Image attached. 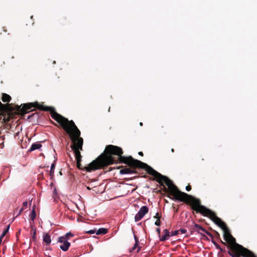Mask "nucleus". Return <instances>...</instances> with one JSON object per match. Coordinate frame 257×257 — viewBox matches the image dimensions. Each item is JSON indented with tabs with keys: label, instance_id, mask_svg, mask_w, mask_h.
Wrapping results in <instances>:
<instances>
[{
	"label": "nucleus",
	"instance_id": "nucleus-1",
	"mask_svg": "<svg viewBox=\"0 0 257 257\" xmlns=\"http://www.w3.org/2000/svg\"><path fill=\"white\" fill-rule=\"evenodd\" d=\"M149 173L154 175L159 182L166 184L168 186L170 195L173 196L176 200L191 203L195 209L207 215H209L212 217L214 222L223 229L224 239L230 244L231 250H232L234 245L238 244L235 242V238L230 234L225 223L220 218L216 217L211 211L201 206L199 204L198 200L185 193L179 191L170 180L158 173L153 169H150Z\"/></svg>",
	"mask_w": 257,
	"mask_h": 257
},
{
	"label": "nucleus",
	"instance_id": "nucleus-2",
	"mask_svg": "<svg viewBox=\"0 0 257 257\" xmlns=\"http://www.w3.org/2000/svg\"><path fill=\"white\" fill-rule=\"evenodd\" d=\"M105 151V154H102L85 168L87 171H94L101 168L102 166L114 163L115 161L114 157L112 156V155L118 156L120 161L127 164L131 167H142L144 165L141 161L134 160L131 157L128 158L121 157L122 150L117 146L108 145L106 147Z\"/></svg>",
	"mask_w": 257,
	"mask_h": 257
},
{
	"label": "nucleus",
	"instance_id": "nucleus-3",
	"mask_svg": "<svg viewBox=\"0 0 257 257\" xmlns=\"http://www.w3.org/2000/svg\"><path fill=\"white\" fill-rule=\"evenodd\" d=\"M51 116L56 120L66 132L69 135L73 142L72 148L75 153L77 161V165L79 167L81 161V155L79 150H81L83 145V139L79 137L80 132L72 120L69 121L67 118L63 117L55 111L51 112Z\"/></svg>",
	"mask_w": 257,
	"mask_h": 257
},
{
	"label": "nucleus",
	"instance_id": "nucleus-4",
	"mask_svg": "<svg viewBox=\"0 0 257 257\" xmlns=\"http://www.w3.org/2000/svg\"><path fill=\"white\" fill-rule=\"evenodd\" d=\"M228 253L232 257H239V255L244 257H256L252 252L239 244L234 245L232 250H230Z\"/></svg>",
	"mask_w": 257,
	"mask_h": 257
},
{
	"label": "nucleus",
	"instance_id": "nucleus-5",
	"mask_svg": "<svg viewBox=\"0 0 257 257\" xmlns=\"http://www.w3.org/2000/svg\"><path fill=\"white\" fill-rule=\"evenodd\" d=\"M148 211L149 210L147 206H144L142 207L135 217V221L138 222L148 212Z\"/></svg>",
	"mask_w": 257,
	"mask_h": 257
},
{
	"label": "nucleus",
	"instance_id": "nucleus-6",
	"mask_svg": "<svg viewBox=\"0 0 257 257\" xmlns=\"http://www.w3.org/2000/svg\"><path fill=\"white\" fill-rule=\"evenodd\" d=\"M58 242L62 243V245L60 246V247L64 251H67L70 247V243L68 242L64 236L59 237L58 238Z\"/></svg>",
	"mask_w": 257,
	"mask_h": 257
},
{
	"label": "nucleus",
	"instance_id": "nucleus-7",
	"mask_svg": "<svg viewBox=\"0 0 257 257\" xmlns=\"http://www.w3.org/2000/svg\"><path fill=\"white\" fill-rule=\"evenodd\" d=\"M35 107V104L30 103L28 104H24L22 108H21V106H19V110H20L23 113H26L27 111Z\"/></svg>",
	"mask_w": 257,
	"mask_h": 257
},
{
	"label": "nucleus",
	"instance_id": "nucleus-8",
	"mask_svg": "<svg viewBox=\"0 0 257 257\" xmlns=\"http://www.w3.org/2000/svg\"><path fill=\"white\" fill-rule=\"evenodd\" d=\"M119 172L121 174H132L134 173V171L130 168H125L121 169Z\"/></svg>",
	"mask_w": 257,
	"mask_h": 257
},
{
	"label": "nucleus",
	"instance_id": "nucleus-9",
	"mask_svg": "<svg viewBox=\"0 0 257 257\" xmlns=\"http://www.w3.org/2000/svg\"><path fill=\"white\" fill-rule=\"evenodd\" d=\"M43 241L47 244L49 245L51 243V239L50 236L48 234H45L43 235Z\"/></svg>",
	"mask_w": 257,
	"mask_h": 257
},
{
	"label": "nucleus",
	"instance_id": "nucleus-10",
	"mask_svg": "<svg viewBox=\"0 0 257 257\" xmlns=\"http://www.w3.org/2000/svg\"><path fill=\"white\" fill-rule=\"evenodd\" d=\"M164 235L161 237L160 240L161 241H164L167 240L170 236L169 232L167 229H165L163 231Z\"/></svg>",
	"mask_w": 257,
	"mask_h": 257
},
{
	"label": "nucleus",
	"instance_id": "nucleus-11",
	"mask_svg": "<svg viewBox=\"0 0 257 257\" xmlns=\"http://www.w3.org/2000/svg\"><path fill=\"white\" fill-rule=\"evenodd\" d=\"M41 147H42V145L40 143H36L32 144L29 151H33L34 150L40 149Z\"/></svg>",
	"mask_w": 257,
	"mask_h": 257
},
{
	"label": "nucleus",
	"instance_id": "nucleus-12",
	"mask_svg": "<svg viewBox=\"0 0 257 257\" xmlns=\"http://www.w3.org/2000/svg\"><path fill=\"white\" fill-rule=\"evenodd\" d=\"M135 240H136V243L134 244V246L132 247V248L131 249L130 251L131 252L133 251H134L137 248V252H139L140 251V248L139 247H138L139 241L137 239L136 237H135Z\"/></svg>",
	"mask_w": 257,
	"mask_h": 257
},
{
	"label": "nucleus",
	"instance_id": "nucleus-13",
	"mask_svg": "<svg viewBox=\"0 0 257 257\" xmlns=\"http://www.w3.org/2000/svg\"><path fill=\"white\" fill-rule=\"evenodd\" d=\"M107 229L104 228H99V229H98L96 231V233L97 235H99V234H106L107 233Z\"/></svg>",
	"mask_w": 257,
	"mask_h": 257
},
{
	"label": "nucleus",
	"instance_id": "nucleus-14",
	"mask_svg": "<svg viewBox=\"0 0 257 257\" xmlns=\"http://www.w3.org/2000/svg\"><path fill=\"white\" fill-rule=\"evenodd\" d=\"M11 96L7 94H3V97H2V100L3 101L6 102H9L11 100Z\"/></svg>",
	"mask_w": 257,
	"mask_h": 257
},
{
	"label": "nucleus",
	"instance_id": "nucleus-15",
	"mask_svg": "<svg viewBox=\"0 0 257 257\" xmlns=\"http://www.w3.org/2000/svg\"><path fill=\"white\" fill-rule=\"evenodd\" d=\"M36 218V213L34 211V209H33V211L32 212V213L31 214V218L32 220H34Z\"/></svg>",
	"mask_w": 257,
	"mask_h": 257
},
{
	"label": "nucleus",
	"instance_id": "nucleus-16",
	"mask_svg": "<svg viewBox=\"0 0 257 257\" xmlns=\"http://www.w3.org/2000/svg\"><path fill=\"white\" fill-rule=\"evenodd\" d=\"M10 228V225H9L7 227V228L3 231V233L2 234V235H3L5 236L6 234V233L8 232Z\"/></svg>",
	"mask_w": 257,
	"mask_h": 257
},
{
	"label": "nucleus",
	"instance_id": "nucleus-17",
	"mask_svg": "<svg viewBox=\"0 0 257 257\" xmlns=\"http://www.w3.org/2000/svg\"><path fill=\"white\" fill-rule=\"evenodd\" d=\"M10 228V225H9L7 227V228L3 231V233L2 234V235H3L5 236L6 234V233L8 232Z\"/></svg>",
	"mask_w": 257,
	"mask_h": 257
},
{
	"label": "nucleus",
	"instance_id": "nucleus-18",
	"mask_svg": "<svg viewBox=\"0 0 257 257\" xmlns=\"http://www.w3.org/2000/svg\"><path fill=\"white\" fill-rule=\"evenodd\" d=\"M180 233L179 230H176L172 232L171 236H175Z\"/></svg>",
	"mask_w": 257,
	"mask_h": 257
},
{
	"label": "nucleus",
	"instance_id": "nucleus-19",
	"mask_svg": "<svg viewBox=\"0 0 257 257\" xmlns=\"http://www.w3.org/2000/svg\"><path fill=\"white\" fill-rule=\"evenodd\" d=\"M70 236H73V234H71L70 232L67 233L65 235V236H64L66 239L68 238Z\"/></svg>",
	"mask_w": 257,
	"mask_h": 257
},
{
	"label": "nucleus",
	"instance_id": "nucleus-20",
	"mask_svg": "<svg viewBox=\"0 0 257 257\" xmlns=\"http://www.w3.org/2000/svg\"><path fill=\"white\" fill-rule=\"evenodd\" d=\"M95 232H96V230L94 229L90 230L87 231V233H88L89 234H94Z\"/></svg>",
	"mask_w": 257,
	"mask_h": 257
},
{
	"label": "nucleus",
	"instance_id": "nucleus-21",
	"mask_svg": "<svg viewBox=\"0 0 257 257\" xmlns=\"http://www.w3.org/2000/svg\"><path fill=\"white\" fill-rule=\"evenodd\" d=\"M155 224L157 225V226H160V219H157L156 222H155Z\"/></svg>",
	"mask_w": 257,
	"mask_h": 257
},
{
	"label": "nucleus",
	"instance_id": "nucleus-22",
	"mask_svg": "<svg viewBox=\"0 0 257 257\" xmlns=\"http://www.w3.org/2000/svg\"><path fill=\"white\" fill-rule=\"evenodd\" d=\"M32 238H33V239L34 240L36 239V230H34V231L33 232Z\"/></svg>",
	"mask_w": 257,
	"mask_h": 257
},
{
	"label": "nucleus",
	"instance_id": "nucleus-23",
	"mask_svg": "<svg viewBox=\"0 0 257 257\" xmlns=\"http://www.w3.org/2000/svg\"><path fill=\"white\" fill-rule=\"evenodd\" d=\"M186 189L187 191H189L191 190V187L190 186H187L186 187Z\"/></svg>",
	"mask_w": 257,
	"mask_h": 257
},
{
	"label": "nucleus",
	"instance_id": "nucleus-24",
	"mask_svg": "<svg viewBox=\"0 0 257 257\" xmlns=\"http://www.w3.org/2000/svg\"><path fill=\"white\" fill-rule=\"evenodd\" d=\"M180 231V232H181V233H185L186 232V230L185 229H181L179 230Z\"/></svg>",
	"mask_w": 257,
	"mask_h": 257
},
{
	"label": "nucleus",
	"instance_id": "nucleus-25",
	"mask_svg": "<svg viewBox=\"0 0 257 257\" xmlns=\"http://www.w3.org/2000/svg\"><path fill=\"white\" fill-rule=\"evenodd\" d=\"M155 218H157V219H160V216H159L158 213H157L156 215L154 216Z\"/></svg>",
	"mask_w": 257,
	"mask_h": 257
},
{
	"label": "nucleus",
	"instance_id": "nucleus-26",
	"mask_svg": "<svg viewBox=\"0 0 257 257\" xmlns=\"http://www.w3.org/2000/svg\"><path fill=\"white\" fill-rule=\"evenodd\" d=\"M54 167H55L54 164H52L51 165V172H52V170H53V169H54Z\"/></svg>",
	"mask_w": 257,
	"mask_h": 257
},
{
	"label": "nucleus",
	"instance_id": "nucleus-27",
	"mask_svg": "<svg viewBox=\"0 0 257 257\" xmlns=\"http://www.w3.org/2000/svg\"><path fill=\"white\" fill-rule=\"evenodd\" d=\"M23 210V208H21V209L20 210V211H19V213L17 214V216L19 215L21 213V212H22Z\"/></svg>",
	"mask_w": 257,
	"mask_h": 257
},
{
	"label": "nucleus",
	"instance_id": "nucleus-28",
	"mask_svg": "<svg viewBox=\"0 0 257 257\" xmlns=\"http://www.w3.org/2000/svg\"><path fill=\"white\" fill-rule=\"evenodd\" d=\"M27 204H28V202L27 201H25L23 203V205L24 206H27Z\"/></svg>",
	"mask_w": 257,
	"mask_h": 257
},
{
	"label": "nucleus",
	"instance_id": "nucleus-29",
	"mask_svg": "<svg viewBox=\"0 0 257 257\" xmlns=\"http://www.w3.org/2000/svg\"><path fill=\"white\" fill-rule=\"evenodd\" d=\"M157 231L158 232V233H160V229L159 228H158L157 229Z\"/></svg>",
	"mask_w": 257,
	"mask_h": 257
},
{
	"label": "nucleus",
	"instance_id": "nucleus-30",
	"mask_svg": "<svg viewBox=\"0 0 257 257\" xmlns=\"http://www.w3.org/2000/svg\"><path fill=\"white\" fill-rule=\"evenodd\" d=\"M139 154L140 155H141V156H143V153H142V152H140L139 153Z\"/></svg>",
	"mask_w": 257,
	"mask_h": 257
},
{
	"label": "nucleus",
	"instance_id": "nucleus-31",
	"mask_svg": "<svg viewBox=\"0 0 257 257\" xmlns=\"http://www.w3.org/2000/svg\"><path fill=\"white\" fill-rule=\"evenodd\" d=\"M171 152H172V153H173V152H174V149H171Z\"/></svg>",
	"mask_w": 257,
	"mask_h": 257
},
{
	"label": "nucleus",
	"instance_id": "nucleus-32",
	"mask_svg": "<svg viewBox=\"0 0 257 257\" xmlns=\"http://www.w3.org/2000/svg\"><path fill=\"white\" fill-rule=\"evenodd\" d=\"M140 125H141V126H142V125H143V123H142V122H140Z\"/></svg>",
	"mask_w": 257,
	"mask_h": 257
},
{
	"label": "nucleus",
	"instance_id": "nucleus-33",
	"mask_svg": "<svg viewBox=\"0 0 257 257\" xmlns=\"http://www.w3.org/2000/svg\"><path fill=\"white\" fill-rule=\"evenodd\" d=\"M87 189L88 190H90V188L89 187H87Z\"/></svg>",
	"mask_w": 257,
	"mask_h": 257
},
{
	"label": "nucleus",
	"instance_id": "nucleus-34",
	"mask_svg": "<svg viewBox=\"0 0 257 257\" xmlns=\"http://www.w3.org/2000/svg\"><path fill=\"white\" fill-rule=\"evenodd\" d=\"M2 104L1 102H0V105Z\"/></svg>",
	"mask_w": 257,
	"mask_h": 257
}]
</instances>
